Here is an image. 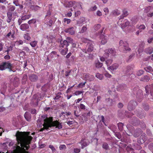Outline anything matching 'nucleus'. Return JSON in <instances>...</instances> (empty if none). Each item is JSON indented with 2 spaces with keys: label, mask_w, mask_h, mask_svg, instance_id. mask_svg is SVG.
Masks as SVG:
<instances>
[{
  "label": "nucleus",
  "mask_w": 153,
  "mask_h": 153,
  "mask_svg": "<svg viewBox=\"0 0 153 153\" xmlns=\"http://www.w3.org/2000/svg\"><path fill=\"white\" fill-rule=\"evenodd\" d=\"M100 37L101 39V43L102 44L104 45L107 42V37L106 36L104 35V34H101L100 36Z\"/></svg>",
  "instance_id": "nucleus-14"
},
{
  "label": "nucleus",
  "mask_w": 153,
  "mask_h": 153,
  "mask_svg": "<svg viewBox=\"0 0 153 153\" xmlns=\"http://www.w3.org/2000/svg\"><path fill=\"white\" fill-rule=\"evenodd\" d=\"M145 70L147 72L151 73V74L153 72V69L150 66H148L144 68Z\"/></svg>",
  "instance_id": "nucleus-29"
},
{
  "label": "nucleus",
  "mask_w": 153,
  "mask_h": 153,
  "mask_svg": "<svg viewBox=\"0 0 153 153\" xmlns=\"http://www.w3.org/2000/svg\"><path fill=\"white\" fill-rule=\"evenodd\" d=\"M95 66L96 68H99L102 67V63L100 62L99 61H97L95 62Z\"/></svg>",
  "instance_id": "nucleus-31"
},
{
  "label": "nucleus",
  "mask_w": 153,
  "mask_h": 153,
  "mask_svg": "<svg viewBox=\"0 0 153 153\" xmlns=\"http://www.w3.org/2000/svg\"><path fill=\"white\" fill-rule=\"evenodd\" d=\"M59 148L60 150H63L65 149L66 147L65 145H62L60 146Z\"/></svg>",
  "instance_id": "nucleus-59"
},
{
  "label": "nucleus",
  "mask_w": 153,
  "mask_h": 153,
  "mask_svg": "<svg viewBox=\"0 0 153 153\" xmlns=\"http://www.w3.org/2000/svg\"><path fill=\"white\" fill-rule=\"evenodd\" d=\"M75 2V1H67L64 4V5L65 7H71L73 5Z\"/></svg>",
  "instance_id": "nucleus-21"
},
{
  "label": "nucleus",
  "mask_w": 153,
  "mask_h": 153,
  "mask_svg": "<svg viewBox=\"0 0 153 153\" xmlns=\"http://www.w3.org/2000/svg\"><path fill=\"white\" fill-rule=\"evenodd\" d=\"M44 123L43 125L44 127L43 128H42L41 129L40 131H41L44 130L45 129L47 130L49 128H50L49 127V126L50 125L49 122V119H44Z\"/></svg>",
  "instance_id": "nucleus-7"
},
{
  "label": "nucleus",
  "mask_w": 153,
  "mask_h": 153,
  "mask_svg": "<svg viewBox=\"0 0 153 153\" xmlns=\"http://www.w3.org/2000/svg\"><path fill=\"white\" fill-rule=\"evenodd\" d=\"M137 28L140 30H144L145 28V26L143 25H140V26H137Z\"/></svg>",
  "instance_id": "nucleus-41"
},
{
  "label": "nucleus",
  "mask_w": 153,
  "mask_h": 153,
  "mask_svg": "<svg viewBox=\"0 0 153 153\" xmlns=\"http://www.w3.org/2000/svg\"><path fill=\"white\" fill-rule=\"evenodd\" d=\"M7 21L8 23H10L12 19V13L11 12H8L7 13Z\"/></svg>",
  "instance_id": "nucleus-24"
},
{
  "label": "nucleus",
  "mask_w": 153,
  "mask_h": 153,
  "mask_svg": "<svg viewBox=\"0 0 153 153\" xmlns=\"http://www.w3.org/2000/svg\"><path fill=\"white\" fill-rule=\"evenodd\" d=\"M105 76L107 77L108 78H111V75L109 74L108 73H106L105 74Z\"/></svg>",
  "instance_id": "nucleus-63"
},
{
  "label": "nucleus",
  "mask_w": 153,
  "mask_h": 153,
  "mask_svg": "<svg viewBox=\"0 0 153 153\" xmlns=\"http://www.w3.org/2000/svg\"><path fill=\"white\" fill-rule=\"evenodd\" d=\"M101 25L100 24H97L95 25L94 26V29L95 31L98 30L101 27Z\"/></svg>",
  "instance_id": "nucleus-36"
},
{
  "label": "nucleus",
  "mask_w": 153,
  "mask_h": 153,
  "mask_svg": "<svg viewBox=\"0 0 153 153\" xmlns=\"http://www.w3.org/2000/svg\"><path fill=\"white\" fill-rule=\"evenodd\" d=\"M150 79L149 77L146 75L144 76L141 77L140 79V80L144 82H148Z\"/></svg>",
  "instance_id": "nucleus-27"
},
{
  "label": "nucleus",
  "mask_w": 153,
  "mask_h": 153,
  "mask_svg": "<svg viewBox=\"0 0 153 153\" xmlns=\"http://www.w3.org/2000/svg\"><path fill=\"white\" fill-rule=\"evenodd\" d=\"M94 44L92 41H90L87 44V47H88L87 50L85 49L82 50L83 52L85 53L92 52L94 50Z\"/></svg>",
  "instance_id": "nucleus-5"
},
{
  "label": "nucleus",
  "mask_w": 153,
  "mask_h": 153,
  "mask_svg": "<svg viewBox=\"0 0 153 153\" xmlns=\"http://www.w3.org/2000/svg\"><path fill=\"white\" fill-rule=\"evenodd\" d=\"M118 126L119 129L121 131L122 130L123 128V124L121 123H119L118 124Z\"/></svg>",
  "instance_id": "nucleus-39"
},
{
  "label": "nucleus",
  "mask_w": 153,
  "mask_h": 153,
  "mask_svg": "<svg viewBox=\"0 0 153 153\" xmlns=\"http://www.w3.org/2000/svg\"><path fill=\"white\" fill-rule=\"evenodd\" d=\"M31 16V15H25L21 17V19L23 20H25L28 19Z\"/></svg>",
  "instance_id": "nucleus-32"
},
{
  "label": "nucleus",
  "mask_w": 153,
  "mask_h": 153,
  "mask_svg": "<svg viewBox=\"0 0 153 153\" xmlns=\"http://www.w3.org/2000/svg\"><path fill=\"white\" fill-rule=\"evenodd\" d=\"M37 43V42L35 41H33V42H31L30 43V45H31V46L33 47H35Z\"/></svg>",
  "instance_id": "nucleus-40"
},
{
  "label": "nucleus",
  "mask_w": 153,
  "mask_h": 153,
  "mask_svg": "<svg viewBox=\"0 0 153 153\" xmlns=\"http://www.w3.org/2000/svg\"><path fill=\"white\" fill-rule=\"evenodd\" d=\"M143 73V71L142 70H139L137 72V74L138 76H140L141 75H142Z\"/></svg>",
  "instance_id": "nucleus-48"
},
{
  "label": "nucleus",
  "mask_w": 153,
  "mask_h": 153,
  "mask_svg": "<svg viewBox=\"0 0 153 153\" xmlns=\"http://www.w3.org/2000/svg\"><path fill=\"white\" fill-rule=\"evenodd\" d=\"M132 68L130 66H127L123 70L124 73L126 75V76H128L132 73L131 71L132 70Z\"/></svg>",
  "instance_id": "nucleus-11"
},
{
  "label": "nucleus",
  "mask_w": 153,
  "mask_h": 153,
  "mask_svg": "<svg viewBox=\"0 0 153 153\" xmlns=\"http://www.w3.org/2000/svg\"><path fill=\"white\" fill-rule=\"evenodd\" d=\"M142 107L145 111H147L149 109V106L147 104H143Z\"/></svg>",
  "instance_id": "nucleus-34"
},
{
  "label": "nucleus",
  "mask_w": 153,
  "mask_h": 153,
  "mask_svg": "<svg viewBox=\"0 0 153 153\" xmlns=\"http://www.w3.org/2000/svg\"><path fill=\"white\" fill-rule=\"evenodd\" d=\"M123 16H121V19L122 18L126 16L128 14V12L126 10H123Z\"/></svg>",
  "instance_id": "nucleus-55"
},
{
  "label": "nucleus",
  "mask_w": 153,
  "mask_h": 153,
  "mask_svg": "<svg viewBox=\"0 0 153 153\" xmlns=\"http://www.w3.org/2000/svg\"><path fill=\"white\" fill-rule=\"evenodd\" d=\"M105 53L104 56L106 58H107L109 56V54L114 55L116 53L115 50L114 49H113L112 48L106 49L105 50Z\"/></svg>",
  "instance_id": "nucleus-6"
},
{
  "label": "nucleus",
  "mask_w": 153,
  "mask_h": 153,
  "mask_svg": "<svg viewBox=\"0 0 153 153\" xmlns=\"http://www.w3.org/2000/svg\"><path fill=\"white\" fill-rule=\"evenodd\" d=\"M24 117L27 121H30L31 118V115L28 112H25L24 114Z\"/></svg>",
  "instance_id": "nucleus-25"
},
{
  "label": "nucleus",
  "mask_w": 153,
  "mask_h": 153,
  "mask_svg": "<svg viewBox=\"0 0 153 153\" xmlns=\"http://www.w3.org/2000/svg\"><path fill=\"white\" fill-rule=\"evenodd\" d=\"M145 90L146 93V94H145L146 97V95L147 96L148 94H149V91H150L151 95L152 96L153 92V85L151 84L149 86H146V87Z\"/></svg>",
  "instance_id": "nucleus-9"
},
{
  "label": "nucleus",
  "mask_w": 153,
  "mask_h": 153,
  "mask_svg": "<svg viewBox=\"0 0 153 153\" xmlns=\"http://www.w3.org/2000/svg\"><path fill=\"white\" fill-rule=\"evenodd\" d=\"M102 147L105 150H108L109 148V146L107 143H103L102 145Z\"/></svg>",
  "instance_id": "nucleus-35"
},
{
  "label": "nucleus",
  "mask_w": 153,
  "mask_h": 153,
  "mask_svg": "<svg viewBox=\"0 0 153 153\" xmlns=\"http://www.w3.org/2000/svg\"><path fill=\"white\" fill-rule=\"evenodd\" d=\"M147 16L149 17H152L153 16V12L148 13Z\"/></svg>",
  "instance_id": "nucleus-64"
},
{
  "label": "nucleus",
  "mask_w": 153,
  "mask_h": 153,
  "mask_svg": "<svg viewBox=\"0 0 153 153\" xmlns=\"http://www.w3.org/2000/svg\"><path fill=\"white\" fill-rule=\"evenodd\" d=\"M30 132H17L16 136L18 144H20L21 147L16 144L13 146V153H21L22 149L25 151L29 148V144L30 143L33 137L29 136Z\"/></svg>",
  "instance_id": "nucleus-1"
},
{
  "label": "nucleus",
  "mask_w": 153,
  "mask_h": 153,
  "mask_svg": "<svg viewBox=\"0 0 153 153\" xmlns=\"http://www.w3.org/2000/svg\"><path fill=\"white\" fill-rule=\"evenodd\" d=\"M86 83V82H82L80 83L79 84L78 86L80 88H82L84 87L85 85V83Z\"/></svg>",
  "instance_id": "nucleus-60"
},
{
  "label": "nucleus",
  "mask_w": 153,
  "mask_h": 153,
  "mask_svg": "<svg viewBox=\"0 0 153 153\" xmlns=\"http://www.w3.org/2000/svg\"><path fill=\"white\" fill-rule=\"evenodd\" d=\"M53 23V21L52 19L49 20V21L47 22V25L49 27H51Z\"/></svg>",
  "instance_id": "nucleus-45"
},
{
  "label": "nucleus",
  "mask_w": 153,
  "mask_h": 153,
  "mask_svg": "<svg viewBox=\"0 0 153 153\" xmlns=\"http://www.w3.org/2000/svg\"><path fill=\"white\" fill-rule=\"evenodd\" d=\"M20 28L21 30L24 31L28 29L29 28V26L27 24H23L21 25Z\"/></svg>",
  "instance_id": "nucleus-22"
},
{
  "label": "nucleus",
  "mask_w": 153,
  "mask_h": 153,
  "mask_svg": "<svg viewBox=\"0 0 153 153\" xmlns=\"http://www.w3.org/2000/svg\"><path fill=\"white\" fill-rule=\"evenodd\" d=\"M64 22H66L67 24H69L71 22V20L69 19L65 18L64 20Z\"/></svg>",
  "instance_id": "nucleus-56"
},
{
  "label": "nucleus",
  "mask_w": 153,
  "mask_h": 153,
  "mask_svg": "<svg viewBox=\"0 0 153 153\" xmlns=\"http://www.w3.org/2000/svg\"><path fill=\"white\" fill-rule=\"evenodd\" d=\"M87 27L85 26H83L82 28L80 31L81 33H82L85 32L87 30Z\"/></svg>",
  "instance_id": "nucleus-37"
},
{
  "label": "nucleus",
  "mask_w": 153,
  "mask_h": 153,
  "mask_svg": "<svg viewBox=\"0 0 153 153\" xmlns=\"http://www.w3.org/2000/svg\"><path fill=\"white\" fill-rule=\"evenodd\" d=\"M125 115L127 117H130V116L131 115H133V114L131 113H129L128 111H125Z\"/></svg>",
  "instance_id": "nucleus-52"
},
{
  "label": "nucleus",
  "mask_w": 153,
  "mask_h": 153,
  "mask_svg": "<svg viewBox=\"0 0 153 153\" xmlns=\"http://www.w3.org/2000/svg\"><path fill=\"white\" fill-rule=\"evenodd\" d=\"M151 9V7L150 6H149L148 7H146L145 10V12L148 13L149 12Z\"/></svg>",
  "instance_id": "nucleus-54"
},
{
  "label": "nucleus",
  "mask_w": 153,
  "mask_h": 153,
  "mask_svg": "<svg viewBox=\"0 0 153 153\" xmlns=\"http://www.w3.org/2000/svg\"><path fill=\"white\" fill-rule=\"evenodd\" d=\"M80 149L76 148L74 149V151L75 153H79L80 152Z\"/></svg>",
  "instance_id": "nucleus-62"
},
{
  "label": "nucleus",
  "mask_w": 153,
  "mask_h": 153,
  "mask_svg": "<svg viewBox=\"0 0 153 153\" xmlns=\"http://www.w3.org/2000/svg\"><path fill=\"white\" fill-rule=\"evenodd\" d=\"M119 47L123 52L126 53L128 51H131V48L129 47L128 44L126 42L121 40L119 42Z\"/></svg>",
  "instance_id": "nucleus-2"
},
{
  "label": "nucleus",
  "mask_w": 153,
  "mask_h": 153,
  "mask_svg": "<svg viewBox=\"0 0 153 153\" xmlns=\"http://www.w3.org/2000/svg\"><path fill=\"white\" fill-rule=\"evenodd\" d=\"M13 3L16 6H18L19 5V4L18 0H14L13 2Z\"/></svg>",
  "instance_id": "nucleus-58"
},
{
  "label": "nucleus",
  "mask_w": 153,
  "mask_h": 153,
  "mask_svg": "<svg viewBox=\"0 0 153 153\" xmlns=\"http://www.w3.org/2000/svg\"><path fill=\"white\" fill-rule=\"evenodd\" d=\"M97 7L96 5L94 6L93 7H91L90 9V10L91 11H93L97 9Z\"/></svg>",
  "instance_id": "nucleus-61"
},
{
  "label": "nucleus",
  "mask_w": 153,
  "mask_h": 153,
  "mask_svg": "<svg viewBox=\"0 0 153 153\" xmlns=\"http://www.w3.org/2000/svg\"><path fill=\"white\" fill-rule=\"evenodd\" d=\"M36 22V20L35 19H33L29 21L28 23L29 24H30L31 23H34Z\"/></svg>",
  "instance_id": "nucleus-53"
},
{
  "label": "nucleus",
  "mask_w": 153,
  "mask_h": 153,
  "mask_svg": "<svg viewBox=\"0 0 153 153\" xmlns=\"http://www.w3.org/2000/svg\"><path fill=\"white\" fill-rule=\"evenodd\" d=\"M147 137L145 134H143L140 137L139 140H138V142L140 144H143L146 140Z\"/></svg>",
  "instance_id": "nucleus-13"
},
{
  "label": "nucleus",
  "mask_w": 153,
  "mask_h": 153,
  "mask_svg": "<svg viewBox=\"0 0 153 153\" xmlns=\"http://www.w3.org/2000/svg\"><path fill=\"white\" fill-rule=\"evenodd\" d=\"M65 31L66 33H69L71 35H73L74 33V27H71L65 29Z\"/></svg>",
  "instance_id": "nucleus-19"
},
{
  "label": "nucleus",
  "mask_w": 153,
  "mask_h": 153,
  "mask_svg": "<svg viewBox=\"0 0 153 153\" xmlns=\"http://www.w3.org/2000/svg\"><path fill=\"white\" fill-rule=\"evenodd\" d=\"M30 79L32 82H36L38 79V77L37 75L34 74H31L29 76Z\"/></svg>",
  "instance_id": "nucleus-16"
},
{
  "label": "nucleus",
  "mask_w": 153,
  "mask_h": 153,
  "mask_svg": "<svg viewBox=\"0 0 153 153\" xmlns=\"http://www.w3.org/2000/svg\"><path fill=\"white\" fill-rule=\"evenodd\" d=\"M12 66V65L9 62H3L0 65V70H3L8 68L9 69L10 71H11Z\"/></svg>",
  "instance_id": "nucleus-4"
},
{
  "label": "nucleus",
  "mask_w": 153,
  "mask_h": 153,
  "mask_svg": "<svg viewBox=\"0 0 153 153\" xmlns=\"http://www.w3.org/2000/svg\"><path fill=\"white\" fill-rule=\"evenodd\" d=\"M145 52L147 54H150L153 52V48L151 47H148L145 49Z\"/></svg>",
  "instance_id": "nucleus-26"
},
{
  "label": "nucleus",
  "mask_w": 153,
  "mask_h": 153,
  "mask_svg": "<svg viewBox=\"0 0 153 153\" xmlns=\"http://www.w3.org/2000/svg\"><path fill=\"white\" fill-rule=\"evenodd\" d=\"M15 9V7L14 6L10 5L9 7V11L11 12L13 11Z\"/></svg>",
  "instance_id": "nucleus-42"
},
{
  "label": "nucleus",
  "mask_w": 153,
  "mask_h": 153,
  "mask_svg": "<svg viewBox=\"0 0 153 153\" xmlns=\"http://www.w3.org/2000/svg\"><path fill=\"white\" fill-rule=\"evenodd\" d=\"M112 60L111 59H108L105 61V63L107 66H109L112 62Z\"/></svg>",
  "instance_id": "nucleus-47"
},
{
  "label": "nucleus",
  "mask_w": 153,
  "mask_h": 153,
  "mask_svg": "<svg viewBox=\"0 0 153 153\" xmlns=\"http://www.w3.org/2000/svg\"><path fill=\"white\" fill-rule=\"evenodd\" d=\"M65 40L67 41L68 43V44H69V43H72L73 40L70 37H67Z\"/></svg>",
  "instance_id": "nucleus-43"
},
{
  "label": "nucleus",
  "mask_w": 153,
  "mask_h": 153,
  "mask_svg": "<svg viewBox=\"0 0 153 153\" xmlns=\"http://www.w3.org/2000/svg\"><path fill=\"white\" fill-rule=\"evenodd\" d=\"M95 76L97 78L100 80L102 79L103 77V76L102 74H100L99 73H97L96 74Z\"/></svg>",
  "instance_id": "nucleus-33"
},
{
  "label": "nucleus",
  "mask_w": 153,
  "mask_h": 153,
  "mask_svg": "<svg viewBox=\"0 0 153 153\" xmlns=\"http://www.w3.org/2000/svg\"><path fill=\"white\" fill-rule=\"evenodd\" d=\"M130 122L134 126H137L140 123L138 119L136 117H133L132 119L130 121Z\"/></svg>",
  "instance_id": "nucleus-15"
},
{
  "label": "nucleus",
  "mask_w": 153,
  "mask_h": 153,
  "mask_svg": "<svg viewBox=\"0 0 153 153\" xmlns=\"http://www.w3.org/2000/svg\"><path fill=\"white\" fill-rule=\"evenodd\" d=\"M83 77L86 80H88L90 81L93 80L94 79V77L93 76L88 74H84Z\"/></svg>",
  "instance_id": "nucleus-12"
},
{
  "label": "nucleus",
  "mask_w": 153,
  "mask_h": 153,
  "mask_svg": "<svg viewBox=\"0 0 153 153\" xmlns=\"http://www.w3.org/2000/svg\"><path fill=\"white\" fill-rule=\"evenodd\" d=\"M106 101L108 103V104L110 105H112V99H110L109 98H108L106 100Z\"/></svg>",
  "instance_id": "nucleus-38"
},
{
  "label": "nucleus",
  "mask_w": 153,
  "mask_h": 153,
  "mask_svg": "<svg viewBox=\"0 0 153 153\" xmlns=\"http://www.w3.org/2000/svg\"><path fill=\"white\" fill-rule=\"evenodd\" d=\"M137 105L136 102L134 101L131 100L129 102L128 105V109L129 111H131L134 109Z\"/></svg>",
  "instance_id": "nucleus-8"
},
{
  "label": "nucleus",
  "mask_w": 153,
  "mask_h": 153,
  "mask_svg": "<svg viewBox=\"0 0 153 153\" xmlns=\"http://www.w3.org/2000/svg\"><path fill=\"white\" fill-rule=\"evenodd\" d=\"M131 23L133 25L136 24L138 21V19L136 16L133 17L131 20Z\"/></svg>",
  "instance_id": "nucleus-30"
},
{
  "label": "nucleus",
  "mask_w": 153,
  "mask_h": 153,
  "mask_svg": "<svg viewBox=\"0 0 153 153\" xmlns=\"http://www.w3.org/2000/svg\"><path fill=\"white\" fill-rule=\"evenodd\" d=\"M142 131L140 129H136L134 132V136L135 137H137L141 134Z\"/></svg>",
  "instance_id": "nucleus-23"
},
{
  "label": "nucleus",
  "mask_w": 153,
  "mask_h": 153,
  "mask_svg": "<svg viewBox=\"0 0 153 153\" xmlns=\"http://www.w3.org/2000/svg\"><path fill=\"white\" fill-rule=\"evenodd\" d=\"M80 143L82 145V149H83L84 147L88 145V142L86 139L82 140Z\"/></svg>",
  "instance_id": "nucleus-20"
},
{
  "label": "nucleus",
  "mask_w": 153,
  "mask_h": 153,
  "mask_svg": "<svg viewBox=\"0 0 153 153\" xmlns=\"http://www.w3.org/2000/svg\"><path fill=\"white\" fill-rule=\"evenodd\" d=\"M62 94L61 93H58L56 95V97L54 98V100H58L61 97V95Z\"/></svg>",
  "instance_id": "nucleus-44"
},
{
  "label": "nucleus",
  "mask_w": 153,
  "mask_h": 153,
  "mask_svg": "<svg viewBox=\"0 0 153 153\" xmlns=\"http://www.w3.org/2000/svg\"><path fill=\"white\" fill-rule=\"evenodd\" d=\"M24 38L25 39L27 40H29L30 39V37L28 35V34H25Z\"/></svg>",
  "instance_id": "nucleus-50"
},
{
  "label": "nucleus",
  "mask_w": 153,
  "mask_h": 153,
  "mask_svg": "<svg viewBox=\"0 0 153 153\" xmlns=\"http://www.w3.org/2000/svg\"><path fill=\"white\" fill-rule=\"evenodd\" d=\"M49 119V122L50 125L49 127L50 128L52 126H56L58 129H61L62 128V126L61 123H59L58 121L56 120L53 121V118L50 117Z\"/></svg>",
  "instance_id": "nucleus-3"
},
{
  "label": "nucleus",
  "mask_w": 153,
  "mask_h": 153,
  "mask_svg": "<svg viewBox=\"0 0 153 153\" xmlns=\"http://www.w3.org/2000/svg\"><path fill=\"white\" fill-rule=\"evenodd\" d=\"M119 66V65L117 63H114L108 67V69L110 71H113L115 70H116Z\"/></svg>",
  "instance_id": "nucleus-18"
},
{
  "label": "nucleus",
  "mask_w": 153,
  "mask_h": 153,
  "mask_svg": "<svg viewBox=\"0 0 153 153\" xmlns=\"http://www.w3.org/2000/svg\"><path fill=\"white\" fill-rule=\"evenodd\" d=\"M124 23L122 24L121 25V27L122 29H124L126 27L128 26L129 24V22L126 20H125L124 21Z\"/></svg>",
  "instance_id": "nucleus-28"
},
{
  "label": "nucleus",
  "mask_w": 153,
  "mask_h": 153,
  "mask_svg": "<svg viewBox=\"0 0 153 153\" xmlns=\"http://www.w3.org/2000/svg\"><path fill=\"white\" fill-rule=\"evenodd\" d=\"M145 114L144 113H138L137 116L140 118H143L145 117Z\"/></svg>",
  "instance_id": "nucleus-46"
},
{
  "label": "nucleus",
  "mask_w": 153,
  "mask_h": 153,
  "mask_svg": "<svg viewBox=\"0 0 153 153\" xmlns=\"http://www.w3.org/2000/svg\"><path fill=\"white\" fill-rule=\"evenodd\" d=\"M69 45L67 41L65 40H62L60 42V45L59 46L60 47L63 48L65 47H67Z\"/></svg>",
  "instance_id": "nucleus-17"
},
{
  "label": "nucleus",
  "mask_w": 153,
  "mask_h": 153,
  "mask_svg": "<svg viewBox=\"0 0 153 153\" xmlns=\"http://www.w3.org/2000/svg\"><path fill=\"white\" fill-rule=\"evenodd\" d=\"M113 14L114 15L118 16L120 14V13L118 10H114L113 11Z\"/></svg>",
  "instance_id": "nucleus-49"
},
{
  "label": "nucleus",
  "mask_w": 153,
  "mask_h": 153,
  "mask_svg": "<svg viewBox=\"0 0 153 153\" xmlns=\"http://www.w3.org/2000/svg\"><path fill=\"white\" fill-rule=\"evenodd\" d=\"M49 147L52 150V152H54L56 151V149L53 145H50L49 146Z\"/></svg>",
  "instance_id": "nucleus-51"
},
{
  "label": "nucleus",
  "mask_w": 153,
  "mask_h": 153,
  "mask_svg": "<svg viewBox=\"0 0 153 153\" xmlns=\"http://www.w3.org/2000/svg\"><path fill=\"white\" fill-rule=\"evenodd\" d=\"M101 97L100 96H98L97 97V102H95L94 101L96 100L95 99H94V101H93V102L94 103H97L99 100H100L101 99Z\"/></svg>",
  "instance_id": "nucleus-57"
},
{
  "label": "nucleus",
  "mask_w": 153,
  "mask_h": 153,
  "mask_svg": "<svg viewBox=\"0 0 153 153\" xmlns=\"http://www.w3.org/2000/svg\"><path fill=\"white\" fill-rule=\"evenodd\" d=\"M136 97L139 102H141L143 98V95L141 90H139L138 91Z\"/></svg>",
  "instance_id": "nucleus-10"
}]
</instances>
